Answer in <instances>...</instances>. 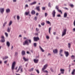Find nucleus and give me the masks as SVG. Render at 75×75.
Here are the masks:
<instances>
[{
    "mask_svg": "<svg viewBox=\"0 0 75 75\" xmlns=\"http://www.w3.org/2000/svg\"><path fill=\"white\" fill-rule=\"evenodd\" d=\"M73 24H74V26L75 27V20L74 21V22H73Z\"/></svg>",
    "mask_w": 75,
    "mask_h": 75,
    "instance_id": "obj_50",
    "label": "nucleus"
},
{
    "mask_svg": "<svg viewBox=\"0 0 75 75\" xmlns=\"http://www.w3.org/2000/svg\"><path fill=\"white\" fill-rule=\"evenodd\" d=\"M36 72L38 73V74H39L40 73V72L39 71V70H36Z\"/></svg>",
    "mask_w": 75,
    "mask_h": 75,
    "instance_id": "obj_49",
    "label": "nucleus"
},
{
    "mask_svg": "<svg viewBox=\"0 0 75 75\" xmlns=\"http://www.w3.org/2000/svg\"><path fill=\"white\" fill-rule=\"evenodd\" d=\"M71 74L73 75H75V72L73 71L71 73Z\"/></svg>",
    "mask_w": 75,
    "mask_h": 75,
    "instance_id": "obj_44",
    "label": "nucleus"
},
{
    "mask_svg": "<svg viewBox=\"0 0 75 75\" xmlns=\"http://www.w3.org/2000/svg\"><path fill=\"white\" fill-rule=\"evenodd\" d=\"M5 34L6 36V37H7L8 36V33H5Z\"/></svg>",
    "mask_w": 75,
    "mask_h": 75,
    "instance_id": "obj_35",
    "label": "nucleus"
},
{
    "mask_svg": "<svg viewBox=\"0 0 75 75\" xmlns=\"http://www.w3.org/2000/svg\"><path fill=\"white\" fill-rule=\"evenodd\" d=\"M34 20H35V21H36L37 20V16H35L34 17Z\"/></svg>",
    "mask_w": 75,
    "mask_h": 75,
    "instance_id": "obj_42",
    "label": "nucleus"
},
{
    "mask_svg": "<svg viewBox=\"0 0 75 75\" xmlns=\"http://www.w3.org/2000/svg\"><path fill=\"white\" fill-rule=\"evenodd\" d=\"M4 8H0V11L1 13H4Z\"/></svg>",
    "mask_w": 75,
    "mask_h": 75,
    "instance_id": "obj_12",
    "label": "nucleus"
},
{
    "mask_svg": "<svg viewBox=\"0 0 75 75\" xmlns=\"http://www.w3.org/2000/svg\"><path fill=\"white\" fill-rule=\"evenodd\" d=\"M20 17L19 16H17V19L18 21H19L20 20Z\"/></svg>",
    "mask_w": 75,
    "mask_h": 75,
    "instance_id": "obj_26",
    "label": "nucleus"
},
{
    "mask_svg": "<svg viewBox=\"0 0 75 75\" xmlns=\"http://www.w3.org/2000/svg\"><path fill=\"white\" fill-rule=\"evenodd\" d=\"M13 18H14L15 19V20H16V16H13Z\"/></svg>",
    "mask_w": 75,
    "mask_h": 75,
    "instance_id": "obj_63",
    "label": "nucleus"
},
{
    "mask_svg": "<svg viewBox=\"0 0 75 75\" xmlns=\"http://www.w3.org/2000/svg\"><path fill=\"white\" fill-rule=\"evenodd\" d=\"M51 28H49V33L50 34H51Z\"/></svg>",
    "mask_w": 75,
    "mask_h": 75,
    "instance_id": "obj_39",
    "label": "nucleus"
},
{
    "mask_svg": "<svg viewBox=\"0 0 75 75\" xmlns=\"http://www.w3.org/2000/svg\"><path fill=\"white\" fill-rule=\"evenodd\" d=\"M18 52H16L15 54V56L16 57V56H17L18 55Z\"/></svg>",
    "mask_w": 75,
    "mask_h": 75,
    "instance_id": "obj_30",
    "label": "nucleus"
},
{
    "mask_svg": "<svg viewBox=\"0 0 75 75\" xmlns=\"http://www.w3.org/2000/svg\"><path fill=\"white\" fill-rule=\"evenodd\" d=\"M56 12H55V11L54 10L53 11L52 13V14L53 16V17H55V13Z\"/></svg>",
    "mask_w": 75,
    "mask_h": 75,
    "instance_id": "obj_6",
    "label": "nucleus"
},
{
    "mask_svg": "<svg viewBox=\"0 0 75 75\" xmlns=\"http://www.w3.org/2000/svg\"><path fill=\"white\" fill-rule=\"evenodd\" d=\"M36 31H37V32L38 31V30H39L37 28H36Z\"/></svg>",
    "mask_w": 75,
    "mask_h": 75,
    "instance_id": "obj_53",
    "label": "nucleus"
},
{
    "mask_svg": "<svg viewBox=\"0 0 75 75\" xmlns=\"http://www.w3.org/2000/svg\"><path fill=\"white\" fill-rule=\"evenodd\" d=\"M71 59H75V57L74 55H72L71 56Z\"/></svg>",
    "mask_w": 75,
    "mask_h": 75,
    "instance_id": "obj_36",
    "label": "nucleus"
},
{
    "mask_svg": "<svg viewBox=\"0 0 75 75\" xmlns=\"http://www.w3.org/2000/svg\"><path fill=\"white\" fill-rule=\"evenodd\" d=\"M8 58V57L7 56H6L4 57H3V59H4V60L5 59H7Z\"/></svg>",
    "mask_w": 75,
    "mask_h": 75,
    "instance_id": "obj_15",
    "label": "nucleus"
},
{
    "mask_svg": "<svg viewBox=\"0 0 75 75\" xmlns=\"http://www.w3.org/2000/svg\"><path fill=\"white\" fill-rule=\"evenodd\" d=\"M61 73L63 74L64 73V71H61Z\"/></svg>",
    "mask_w": 75,
    "mask_h": 75,
    "instance_id": "obj_60",
    "label": "nucleus"
},
{
    "mask_svg": "<svg viewBox=\"0 0 75 75\" xmlns=\"http://www.w3.org/2000/svg\"><path fill=\"white\" fill-rule=\"evenodd\" d=\"M64 53L66 57H68L69 56V52H68L64 51Z\"/></svg>",
    "mask_w": 75,
    "mask_h": 75,
    "instance_id": "obj_7",
    "label": "nucleus"
},
{
    "mask_svg": "<svg viewBox=\"0 0 75 75\" xmlns=\"http://www.w3.org/2000/svg\"><path fill=\"white\" fill-rule=\"evenodd\" d=\"M19 70H20V73H22V72H23V68H22V66H20L19 67L18 69L16 71V72H18Z\"/></svg>",
    "mask_w": 75,
    "mask_h": 75,
    "instance_id": "obj_2",
    "label": "nucleus"
},
{
    "mask_svg": "<svg viewBox=\"0 0 75 75\" xmlns=\"http://www.w3.org/2000/svg\"><path fill=\"white\" fill-rule=\"evenodd\" d=\"M68 46L69 48H70V47H71V43H69L68 44Z\"/></svg>",
    "mask_w": 75,
    "mask_h": 75,
    "instance_id": "obj_34",
    "label": "nucleus"
},
{
    "mask_svg": "<svg viewBox=\"0 0 75 75\" xmlns=\"http://www.w3.org/2000/svg\"><path fill=\"white\" fill-rule=\"evenodd\" d=\"M34 46L35 47H37V43H34L33 44Z\"/></svg>",
    "mask_w": 75,
    "mask_h": 75,
    "instance_id": "obj_41",
    "label": "nucleus"
},
{
    "mask_svg": "<svg viewBox=\"0 0 75 75\" xmlns=\"http://www.w3.org/2000/svg\"><path fill=\"white\" fill-rule=\"evenodd\" d=\"M34 61L35 63H38V59H34Z\"/></svg>",
    "mask_w": 75,
    "mask_h": 75,
    "instance_id": "obj_20",
    "label": "nucleus"
},
{
    "mask_svg": "<svg viewBox=\"0 0 75 75\" xmlns=\"http://www.w3.org/2000/svg\"><path fill=\"white\" fill-rule=\"evenodd\" d=\"M1 38V39L0 40L1 42H5V39H4V36H2Z\"/></svg>",
    "mask_w": 75,
    "mask_h": 75,
    "instance_id": "obj_5",
    "label": "nucleus"
},
{
    "mask_svg": "<svg viewBox=\"0 0 75 75\" xmlns=\"http://www.w3.org/2000/svg\"><path fill=\"white\" fill-rule=\"evenodd\" d=\"M41 25L42 26L44 25H45V23L44 22H42L41 23Z\"/></svg>",
    "mask_w": 75,
    "mask_h": 75,
    "instance_id": "obj_43",
    "label": "nucleus"
},
{
    "mask_svg": "<svg viewBox=\"0 0 75 75\" xmlns=\"http://www.w3.org/2000/svg\"><path fill=\"white\" fill-rule=\"evenodd\" d=\"M56 9H57V10L58 11H59V12H61V10H60L59 11V9H58V6H56Z\"/></svg>",
    "mask_w": 75,
    "mask_h": 75,
    "instance_id": "obj_18",
    "label": "nucleus"
},
{
    "mask_svg": "<svg viewBox=\"0 0 75 75\" xmlns=\"http://www.w3.org/2000/svg\"><path fill=\"white\" fill-rule=\"evenodd\" d=\"M46 23L47 24H50L51 25V22H50L49 21H46Z\"/></svg>",
    "mask_w": 75,
    "mask_h": 75,
    "instance_id": "obj_28",
    "label": "nucleus"
},
{
    "mask_svg": "<svg viewBox=\"0 0 75 75\" xmlns=\"http://www.w3.org/2000/svg\"><path fill=\"white\" fill-rule=\"evenodd\" d=\"M6 13H9L10 12V9L9 8H7L6 10Z\"/></svg>",
    "mask_w": 75,
    "mask_h": 75,
    "instance_id": "obj_11",
    "label": "nucleus"
},
{
    "mask_svg": "<svg viewBox=\"0 0 75 75\" xmlns=\"http://www.w3.org/2000/svg\"><path fill=\"white\" fill-rule=\"evenodd\" d=\"M30 14V11H28V12H25V15H26V16H27L28 14Z\"/></svg>",
    "mask_w": 75,
    "mask_h": 75,
    "instance_id": "obj_27",
    "label": "nucleus"
},
{
    "mask_svg": "<svg viewBox=\"0 0 75 75\" xmlns=\"http://www.w3.org/2000/svg\"><path fill=\"white\" fill-rule=\"evenodd\" d=\"M23 59L25 61H28V59H26L25 57H23Z\"/></svg>",
    "mask_w": 75,
    "mask_h": 75,
    "instance_id": "obj_21",
    "label": "nucleus"
},
{
    "mask_svg": "<svg viewBox=\"0 0 75 75\" xmlns=\"http://www.w3.org/2000/svg\"><path fill=\"white\" fill-rule=\"evenodd\" d=\"M64 8L65 9H66V10H68V8Z\"/></svg>",
    "mask_w": 75,
    "mask_h": 75,
    "instance_id": "obj_55",
    "label": "nucleus"
},
{
    "mask_svg": "<svg viewBox=\"0 0 75 75\" xmlns=\"http://www.w3.org/2000/svg\"><path fill=\"white\" fill-rule=\"evenodd\" d=\"M6 44L7 46H8V47H9L10 46V42H7L6 43Z\"/></svg>",
    "mask_w": 75,
    "mask_h": 75,
    "instance_id": "obj_14",
    "label": "nucleus"
},
{
    "mask_svg": "<svg viewBox=\"0 0 75 75\" xmlns=\"http://www.w3.org/2000/svg\"><path fill=\"white\" fill-rule=\"evenodd\" d=\"M12 21H10L9 23L8 26H11L12 24Z\"/></svg>",
    "mask_w": 75,
    "mask_h": 75,
    "instance_id": "obj_17",
    "label": "nucleus"
},
{
    "mask_svg": "<svg viewBox=\"0 0 75 75\" xmlns=\"http://www.w3.org/2000/svg\"><path fill=\"white\" fill-rule=\"evenodd\" d=\"M6 24H7V22H5L4 23V24L3 25V27H5V26H6Z\"/></svg>",
    "mask_w": 75,
    "mask_h": 75,
    "instance_id": "obj_25",
    "label": "nucleus"
},
{
    "mask_svg": "<svg viewBox=\"0 0 75 75\" xmlns=\"http://www.w3.org/2000/svg\"><path fill=\"white\" fill-rule=\"evenodd\" d=\"M42 10H45V7H43L42 8Z\"/></svg>",
    "mask_w": 75,
    "mask_h": 75,
    "instance_id": "obj_48",
    "label": "nucleus"
},
{
    "mask_svg": "<svg viewBox=\"0 0 75 75\" xmlns=\"http://www.w3.org/2000/svg\"><path fill=\"white\" fill-rule=\"evenodd\" d=\"M62 51H63V50H60L59 52V54H61V53H62Z\"/></svg>",
    "mask_w": 75,
    "mask_h": 75,
    "instance_id": "obj_38",
    "label": "nucleus"
},
{
    "mask_svg": "<svg viewBox=\"0 0 75 75\" xmlns=\"http://www.w3.org/2000/svg\"><path fill=\"white\" fill-rule=\"evenodd\" d=\"M51 54L50 53H48V56H51Z\"/></svg>",
    "mask_w": 75,
    "mask_h": 75,
    "instance_id": "obj_56",
    "label": "nucleus"
},
{
    "mask_svg": "<svg viewBox=\"0 0 75 75\" xmlns=\"http://www.w3.org/2000/svg\"><path fill=\"white\" fill-rule=\"evenodd\" d=\"M53 52L54 54H57V53H58V50L57 49L53 50Z\"/></svg>",
    "mask_w": 75,
    "mask_h": 75,
    "instance_id": "obj_9",
    "label": "nucleus"
},
{
    "mask_svg": "<svg viewBox=\"0 0 75 75\" xmlns=\"http://www.w3.org/2000/svg\"><path fill=\"white\" fill-rule=\"evenodd\" d=\"M35 11L34 10H32L31 11V14H35Z\"/></svg>",
    "mask_w": 75,
    "mask_h": 75,
    "instance_id": "obj_16",
    "label": "nucleus"
},
{
    "mask_svg": "<svg viewBox=\"0 0 75 75\" xmlns=\"http://www.w3.org/2000/svg\"><path fill=\"white\" fill-rule=\"evenodd\" d=\"M36 9L37 10H38V11H40V6H37L36 7Z\"/></svg>",
    "mask_w": 75,
    "mask_h": 75,
    "instance_id": "obj_23",
    "label": "nucleus"
},
{
    "mask_svg": "<svg viewBox=\"0 0 75 75\" xmlns=\"http://www.w3.org/2000/svg\"><path fill=\"white\" fill-rule=\"evenodd\" d=\"M67 17V13H65L64 14V18H66Z\"/></svg>",
    "mask_w": 75,
    "mask_h": 75,
    "instance_id": "obj_24",
    "label": "nucleus"
},
{
    "mask_svg": "<svg viewBox=\"0 0 75 75\" xmlns=\"http://www.w3.org/2000/svg\"><path fill=\"white\" fill-rule=\"evenodd\" d=\"M53 34L54 35H55L56 34V32H54L53 33Z\"/></svg>",
    "mask_w": 75,
    "mask_h": 75,
    "instance_id": "obj_57",
    "label": "nucleus"
},
{
    "mask_svg": "<svg viewBox=\"0 0 75 75\" xmlns=\"http://www.w3.org/2000/svg\"><path fill=\"white\" fill-rule=\"evenodd\" d=\"M42 71H43V72H45L46 73H47V72H48L47 70H42Z\"/></svg>",
    "mask_w": 75,
    "mask_h": 75,
    "instance_id": "obj_40",
    "label": "nucleus"
},
{
    "mask_svg": "<svg viewBox=\"0 0 75 75\" xmlns=\"http://www.w3.org/2000/svg\"><path fill=\"white\" fill-rule=\"evenodd\" d=\"M16 0H13V2L15 3V2H16Z\"/></svg>",
    "mask_w": 75,
    "mask_h": 75,
    "instance_id": "obj_58",
    "label": "nucleus"
},
{
    "mask_svg": "<svg viewBox=\"0 0 75 75\" xmlns=\"http://www.w3.org/2000/svg\"><path fill=\"white\" fill-rule=\"evenodd\" d=\"M47 13H45V17H46V16H47Z\"/></svg>",
    "mask_w": 75,
    "mask_h": 75,
    "instance_id": "obj_51",
    "label": "nucleus"
},
{
    "mask_svg": "<svg viewBox=\"0 0 75 75\" xmlns=\"http://www.w3.org/2000/svg\"><path fill=\"white\" fill-rule=\"evenodd\" d=\"M37 3V2L36 1L34 2L33 3H32L30 4V5H34V4H35Z\"/></svg>",
    "mask_w": 75,
    "mask_h": 75,
    "instance_id": "obj_19",
    "label": "nucleus"
},
{
    "mask_svg": "<svg viewBox=\"0 0 75 75\" xmlns=\"http://www.w3.org/2000/svg\"><path fill=\"white\" fill-rule=\"evenodd\" d=\"M57 16L58 17H61V15L59 14H58L57 15Z\"/></svg>",
    "mask_w": 75,
    "mask_h": 75,
    "instance_id": "obj_54",
    "label": "nucleus"
},
{
    "mask_svg": "<svg viewBox=\"0 0 75 75\" xmlns=\"http://www.w3.org/2000/svg\"><path fill=\"white\" fill-rule=\"evenodd\" d=\"M48 6L49 7H51V3H50V2L49 3Z\"/></svg>",
    "mask_w": 75,
    "mask_h": 75,
    "instance_id": "obj_33",
    "label": "nucleus"
},
{
    "mask_svg": "<svg viewBox=\"0 0 75 75\" xmlns=\"http://www.w3.org/2000/svg\"><path fill=\"white\" fill-rule=\"evenodd\" d=\"M73 30L74 31H75V28H73Z\"/></svg>",
    "mask_w": 75,
    "mask_h": 75,
    "instance_id": "obj_64",
    "label": "nucleus"
},
{
    "mask_svg": "<svg viewBox=\"0 0 75 75\" xmlns=\"http://www.w3.org/2000/svg\"><path fill=\"white\" fill-rule=\"evenodd\" d=\"M39 48L40 49V50H41L42 52H44V50H43V49H42V47H41V46H40Z\"/></svg>",
    "mask_w": 75,
    "mask_h": 75,
    "instance_id": "obj_29",
    "label": "nucleus"
},
{
    "mask_svg": "<svg viewBox=\"0 0 75 75\" xmlns=\"http://www.w3.org/2000/svg\"><path fill=\"white\" fill-rule=\"evenodd\" d=\"M3 64V62L1 61H0V64Z\"/></svg>",
    "mask_w": 75,
    "mask_h": 75,
    "instance_id": "obj_52",
    "label": "nucleus"
},
{
    "mask_svg": "<svg viewBox=\"0 0 75 75\" xmlns=\"http://www.w3.org/2000/svg\"><path fill=\"white\" fill-rule=\"evenodd\" d=\"M16 64V62H14L13 63L11 66V69L12 71L14 70V67H15V65Z\"/></svg>",
    "mask_w": 75,
    "mask_h": 75,
    "instance_id": "obj_4",
    "label": "nucleus"
},
{
    "mask_svg": "<svg viewBox=\"0 0 75 75\" xmlns=\"http://www.w3.org/2000/svg\"><path fill=\"white\" fill-rule=\"evenodd\" d=\"M7 61H5L4 62V63L5 64H6V63H7Z\"/></svg>",
    "mask_w": 75,
    "mask_h": 75,
    "instance_id": "obj_62",
    "label": "nucleus"
},
{
    "mask_svg": "<svg viewBox=\"0 0 75 75\" xmlns=\"http://www.w3.org/2000/svg\"><path fill=\"white\" fill-rule=\"evenodd\" d=\"M28 4H26L25 6V8H28Z\"/></svg>",
    "mask_w": 75,
    "mask_h": 75,
    "instance_id": "obj_32",
    "label": "nucleus"
},
{
    "mask_svg": "<svg viewBox=\"0 0 75 75\" xmlns=\"http://www.w3.org/2000/svg\"><path fill=\"white\" fill-rule=\"evenodd\" d=\"M38 26L39 27H41V25L39 24Z\"/></svg>",
    "mask_w": 75,
    "mask_h": 75,
    "instance_id": "obj_61",
    "label": "nucleus"
},
{
    "mask_svg": "<svg viewBox=\"0 0 75 75\" xmlns=\"http://www.w3.org/2000/svg\"><path fill=\"white\" fill-rule=\"evenodd\" d=\"M48 66V65L47 64H46L45 65L44 67H43L42 68V71H44V69H45L47 67V66Z\"/></svg>",
    "mask_w": 75,
    "mask_h": 75,
    "instance_id": "obj_10",
    "label": "nucleus"
},
{
    "mask_svg": "<svg viewBox=\"0 0 75 75\" xmlns=\"http://www.w3.org/2000/svg\"><path fill=\"white\" fill-rule=\"evenodd\" d=\"M33 39L35 41H37L38 40H40L38 37H34Z\"/></svg>",
    "mask_w": 75,
    "mask_h": 75,
    "instance_id": "obj_8",
    "label": "nucleus"
},
{
    "mask_svg": "<svg viewBox=\"0 0 75 75\" xmlns=\"http://www.w3.org/2000/svg\"><path fill=\"white\" fill-rule=\"evenodd\" d=\"M36 16H38V14H39L38 13H36Z\"/></svg>",
    "mask_w": 75,
    "mask_h": 75,
    "instance_id": "obj_59",
    "label": "nucleus"
},
{
    "mask_svg": "<svg viewBox=\"0 0 75 75\" xmlns=\"http://www.w3.org/2000/svg\"><path fill=\"white\" fill-rule=\"evenodd\" d=\"M22 55H24L25 54V52L24 51H23L22 52Z\"/></svg>",
    "mask_w": 75,
    "mask_h": 75,
    "instance_id": "obj_22",
    "label": "nucleus"
},
{
    "mask_svg": "<svg viewBox=\"0 0 75 75\" xmlns=\"http://www.w3.org/2000/svg\"><path fill=\"white\" fill-rule=\"evenodd\" d=\"M67 29H64L63 31L62 32V36H64L65 35H66L67 33Z\"/></svg>",
    "mask_w": 75,
    "mask_h": 75,
    "instance_id": "obj_3",
    "label": "nucleus"
},
{
    "mask_svg": "<svg viewBox=\"0 0 75 75\" xmlns=\"http://www.w3.org/2000/svg\"><path fill=\"white\" fill-rule=\"evenodd\" d=\"M46 38L47 39H49L50 38V37H49L48 36H47Z\"/></svg>",
    "mask_w": 75,
    "mask_h": 75,
    "instance_id": "obj_47",
    "label": "nucleus"
},
{
    "mask_svg": "<svg viewBox=\"0 0 75 75\" xmlns=\"http://www.w3.org/2000/svg\"><path fill=\"white\" fill-rule=\"evenodd\" d=\"M28 41H29V43H30V44H31V39L29 40H27L23 43V45H29V43L28 42Z\"/></svg>",
    "mask_w": 75,
    "mask_h": 75,
    "instance_id": "obj_1",
    "label": "nucleus"
},
{
    "mask_svg": "<svg viewBox=\"0 0 75 75\" xmlns=\"http://www.w3.org/2000/svg\"><path fill=\"white\" fill-rule=\"evenodd\" d=\"M10 30H11V27H8V28L7 29V31L8 33H10Z\"/></svg>",
    "mask_w": 75,
    "mask_h": 75,
    "instance_id": "obj_13",
    "label": "nucleus"
},
{
    "mask_svg": "<svg viewBox=\"0 0 75 75\" xmlns=\"http://www.w3.org/2000/svg\"><path fill=\"white\" fill-rule=\"evenodd\" d=\"M59 55L60 56V57H63V54L62 53H59Z\"/></svg>",
    "mask_w": 75,
    "mask_h": 75,
    "instance_id": "obj_45",
    "label": "nucleus"
},
{
    "mask_svg": "<svg viewBox=\"0 0 75 75\" xmlns=\"http://www.w3.org/2000/svg\"><path fill=\"white\" fill-rule=\"evenodd\" d=\"M60 71H61L64 72V71H65V70L64 69H61L60 70Z\"/></svg>",
    "mask_w": 75,
    "mask_h": 75,
    "instance_id": "obj_46",
    "label": "nucleus"
},
{
    "mask_svg": "<svg viewBox=\"0 0 75 75\" xmlns=\"http://www.w3.org/2000/svg\"><path fill=\"white\" fill-rule=\"evenodd\" d=\"M70 6H71V7L73 8L74 7V5H73V4H70Z\"/></svg>",
    "mask_w": 75,
    "mask_h": 75,
    "instance_id": "obj_37",
    "label": "nucleus"
},
{
    "mask_svg": "<svg viewBox=\"0 0 75 75\" xmlns=\"http://www.w3.org/2000/svg\"><path fill=\"white\" fill-rule=\"evenodd\" d=\"M33 70H34V68H32L31 69H29V71L31 72V71H33Z\"/></svg>",
    "mask_w": 75,
    "mask_h": 75,
    "instance_id": "obj_31",
    "label": "nucleus"
}]
</instances>
